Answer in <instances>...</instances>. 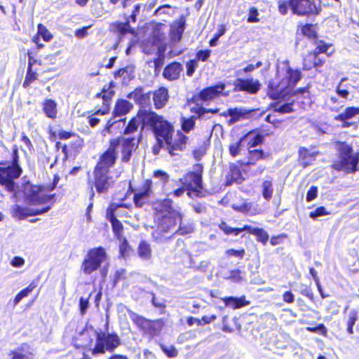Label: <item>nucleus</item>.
<instances>
[{
    "instance_id": "2f4dec72",
    "label": "nucleus",
    "mask_w": 359,
    "mask_h": 359,
    "mask_svg": "<svg viewBox=\"0 0 359 359\" xmlns=\"http://www.w3.org/2000/svg\"><path fill=\"white\" fill-rule=\"evenodd\" d=\"M172 201L170 198H166L161 201L159 203V207L156 208L158 212L157 216H161L162 214L170 215L171 211H175L172 208Z\"/></svg>"
},
{
    "instance_id": "473e14b6",
    "label": "nucleus",
    "mask_w": 359,
    "mask_h": 359,
    "mask_svg": "<svg viewBox=\"0 0 359 359\" xmlns=\"http://www.w3.org/2000/svg\"><path fill=\"white\" fill-rule=\"evenodd\" d=\"M138 255L143 260H149L151 257L150 245L145 241H142L138 246Z\"/></svg>"
},
{
    "instance_id": "e433bc0d",
    "label": "nucleus",
    "mask_w": 359,
    "mask_h": 359,
    "mask_svg": "<svg viewBox=\"0 0 359 359\" xmlns=\"http://www.w3.org/2000/svg\"><path fill=\"white\" fill-rule=\"evenodd\" d=\"M34 287L35 285L30 284L28 287L18 293L13 300V307H15L23 298L27 297L33 291Z\"/></svg>"
},
{
    "instance_id": "58836bf2",
    "label": "nucleus",
    "mask_w": 359,
    "mask_h": 359,
    "mask_svg": "<svg viewBox=\"0 0 359 359\" xmlns=\"http://www.w3.org/2000/svg\"><path fill=\"white\" fill-rule=\"evenodd\" d=\"M195 120L196 117L194 116L189 118L182 117L181 123L183 131L185 133L191 131L195 126Z\"/></svg>"
},
{
    "instance_id": "ea45409f",
    "label": "nucleus",
    "mask_w": 359,
    "mask_h": 359,
    "mask_svg": "<svg viewBox=\"0 0 359 359\" xmlns=\"http://www.w3.org/2000/svg\"><path fill=\"white\" fill-rule=\"evenodd\" d=\"M236 209L249 215H253L257 213L256 208L252 203L245 202L240 206H237Z\"/></svg>"
},
{
    "instance_id": "cd10ccee",
    "label": "nucleus",
    "mask_w": 359,
    "mask_h": 359,
    "mask_svg": "<svg viewBox=\"0 0 359 359\" xmlns=\"http://www.w3.org/2000/svg\"><path fill=\"white\" fill-rule=\"evenodd\" d=\"M133 108V104L126 100H119L117 101L114 110V116H122L130 111Z\"/></svg>"
},
{
    "instance_id": "9b49d317",
    "label": "nucleus",
    "mask_w": 359,
    "mask_h": 359,
    "mask_svg": "<svg viewBox=\"0 0 359 359\" xmlns=\"http://www.w3.org/2000/svg\"><path fill=\"white\" fill-rule=\"evenodd\" d=\"M119 142L118 140L111 141L109 149L100 156V161L95 168L100 170H107L114 165L116 160V148Z\"/></svg>"
},
{
    "instance_id": "412c9836",
    "label": "nucleus",
    "mask_w": 359,
    "mask_h": 359,
    "mask_svg": "<svg viewBox=\"0 0 359 359\" xmlns=\"http://www.w3.org/2000/svg\"><path fill=\"white\" fill-rule=\"evenodd\" d=\"M128 98L133 100L137 104L144 107L150 102V93L144 92L142 88H137L128 95Z\"/></svg>"
},
{
    "instance_id": "39448f33",
    "label": "nucleus",
    "mask_w": 359,
    "mask_h": 359,
    "mask_svg": "<svg viewBox=\"0 0 359 359\" xmlns=\"http://www.w3.org/2000/svg\"><path fill=\"white\" fill-rule=\"evenodd\" d=\"M182 216L177 211H171L170 215L157 216V229L152 233V238L158 243L167 242L175 231Z\"/></svg>"
},
{
    "instance_id": "7c9ffc66",
    "label": "nucleus",
    "mask_w": 359,
    "mask_h": 359,
    "mask_svg": "<svg viewBox=\"0 0 359 359\" xmlns=\"http://www.w3.org/2000/svg\"><path fill=\"white\" fill-rule=\"evenodd\" d=\"M43 110L46 116L51 119L57 116V103L52 99H46L43 103Z\"/></svg>"
},
{
    "instance_id": "e2e57ef3",
    "label": "nucleus",
    "mask_w": 359,
    "mask_h": 359,
    "mask_svg": "<svg viewBox=\"0 0 359 359\" xmlns=\"http://www.w3.org/2000/svg\"><path fill=\"white\" fill-rule=\"evenodd\" d=\"M104 114V111H101L100 110H98L94 115L90 116L88 118V123L91 127L96 126L100 123V119L95 117V115L96 114Z\"/></svg>"
},
{
    "instance_id": "4be33fe9",
    "label": "nucleus",
    "mask_w": 359,
    "mask_h": 359,
    "mask_svg": "<svg viewBox=\"0 0 359 359\" xmlns=\"http://www.w3.org/2000/svg\"><path fill=\"white\" fill-rule=\"evenodd\" d=\"M251 112V110L242 107L227 109V113L230 116V119L228 121L229 125L234 124L242 119L247 118Z\"/></svg>"
},
{
    "instance_id": "f3484780",
    "label": "nucleus",
    "mask_w": 359,
    "mask_h": 359,
    "mask_svg": "<svg viewBox=\"0 0 359 359\" xmlns=\"http://www.w3.org/2000/svg\"><path fill=\"white\" fill-rule=\"evenodd\" d=\"M224 88V83H218L215 86L208 87L202 90L199 93V97L203 101H209L218 97L222 94L224 96H227V93H223Z\"/></svg>"
},
{
    "instance_id": "c756f323",
    "label": "nucleus",
    "mask_w": 359,
    "mask_h": 359,
    "mask_svg": "<svg viewBox=\"0 0 359 359\" xmlns=\"http://www.w3.org/2000/svg\"><path fill=\"white\" fill-rule=\"evenodd\" d=\"M299 163L304 168L310 165L316 159V154L311 152L305 148H301L299 151Z\"/></svg>"
},
{
    "instance_id": "6e6552de",
    "label": "nucleus",
    "mask_w": 359,
    "mask_h": 359,
    "mask_svg": "<svg viewBox=\"0 0 359 359\" xmlns=\"http://www.w3.org/2000/svg\"><path fill=\"white\" fill-rule=\"evenodd\" d=\"M106 252L102 247L96 248L89 250L87 257L83 260L81 269L84 273L91 274L96 271L105 260Z\"/></svg>"
},
{
    "instance_id": "6ab92c4d",
    "label": "nucleus",
    "mask_w": 359,
    "mask_h": 359,
    "mask_svg": "<svg viewBox=\"0 0 359 359\" xmlns=\"http://www.w3.org/2000/svg\"><path fill=\"white\" fill-rule=\"evenodd\" d=\"M118 142L121 144V160L123 162L127 163L130 161L133 151L137 144L135 142V138H122L121 142L118 141Z\"/></svg>"
},
{
    "instance_id": "680f3d73",
    "label": "nucleus",
    "mask_w": 359,
    "mask_h": 359,
    "mask_svg": "<svg viewBox=\"0 0 359 359\" xmlns=\"http://www.w3.org/2000/svg\"><path fill=\"white\" fill-rule=\"evenodd\" d=\"M289 1H280L278 2V11L282 15H286L288 11Z\"/></svg>"
},
{
    "instance_id": "c85d7f7f",
    "label": "nucleus",
    "mask_w": 359,
    "mask_h": 359,
    "mask_svg": "<svg viewBox=\"0 0 359 359\" xmlns=\"http://www.w3.org/2000/svg\"><path fill=\"white\" fill-rule=\"evenodd\" d=\"M31 208L22 207L15 204L12 206L11 213L13 217L18 218L20 220L26 219L30 216Z\"/></svg>"
},
{
    "instance_id": "72a5a7b5",
    "label": "nucleus",
    "mask_w": 359,
    "mask_h": 359,
    "mask_svg": "<svg viewBox=\"0 0 359 359\" xmlns=\"http://www.w3.org/2000/svg\"><path fill=\"white\" fill-rule=\"evenodd\" d=\"M262 196L263 197L269 201L272 198L273 189L272 186V180L269 177L266 180H264L262 184Z\"/></svg>"
},
{
    "instance_id": "4468645a",
    "label": "nucleus",
    "mask_w": 359,
    "mask_h": 359,
    "mask_svg": "<svg viewBox=\"0 0 359 359\" xmlns=\"http://www.w3.org/2000/svg\"><path fill=\"white\" fill-rule=\"evenodd\" d=\"M151 185L152 182L147 180L144 182L142 187L135 193L133 201L136 207L141 208L149 202L152 194Z\"/></svg>"
},
{
    "instance_id": "9d476101",
    "label": "nucleus",
    "mask_w": 359,
    "mask_h": 359,
    "mask_svg": "<svg viewBox=\"0 0 359 359\" xmlns=\"http://www.w3.org/2000/svg\"><path fill=\"white\" fill-rule=\"evenodd\" d=\"M203 167L197 163L194 165L193 171L189 172L184 178L185 184L188 189L198 196L203 189L202 173Z\"/></svg>"
},
{
    "instance_id": "f704fd0d",
    "label": "nucleus",
    "mask_w": 359,
    "mask_h": 359,
    "mask_svg": "<svg viewBox=\"0 0 359 359\" xmlns=\"http://www.w3.org/2000/svg\"><path fill=\"white\" fill-rule=\"evenodd\" d=\"M358 311L355 309L351 310L347 316L346 325L347 332L348 334H352L353 333V325L358 320Z\"/></svg>"
},
{
    "instance_id": "3c124183",
    "label": "nucleus",
    "mask_w": 359,
    "mask_h": 359,
    "mask_svg": "<svg viewBox=\"0 0 359 359\" xmlns=\"http://www.w3.org/2000/svg\"><path fill=\"white\" fill-rule=\"evenodd\" d=\"M250 161L252 163L253 161H257L263 158L264 153L262 150L259 149H250Z\"/></svg>"
},
{
    "instance_id": "c9c22d12",
    "label": "nucleus",
    "mask_w": 359,
    "mask_h": 359,
    "mask_svg": "<svg viewBox=\"0 0 359 359\" xmlns=\"http://www.w3.org/2000/svg\"><path fill=\"white\" fill-rule=\"evenodd\" d=\"M219 229L226 234V235H234L238 236L239 233L245 231L244 226L241 228H233L229 226L226 222H222L219 225Z\"/></svg>"
},
{
    "instance_id": "5fc2aeb1",
    "label": "nucleus",
    "mask_w": 359,
    "mask_h": 359,
    "mask_svg": "<svg viewBox=\"0 0 359 359\" xmlns=\"http://www.w3.org/2000/svg\"><path fill=\"white\" fill-rule=\"evenodd\" d=\"M154 177L159 179L163 184L166 183L169 178L168 175L162 170L155 171L154 173Z\"/></svg>"
},
{
    "instance_id": "de8ad7c7",
    "label": "nucleus",
    "mask_w": 359,
    "mask_h": 359,
    "mask_svg": "<svg viewBox=\"0 0 359 359\" xmlns=\"http://www.w3.org/2000/svg\"><path fill=\"white\" fill-rule=\"evenodd\" d=\"M330 47V45L327 44L323 41H320L313 51V55L317 56L320 53H326Z\"/></svg>"
},
{
    "instance_id": "4c0bfd02",
    "label": "nucleus",
    "mask_w": 359,
    "mask_h": 359,
    "mask_svg": "<svg viewBox=\"0 0 359 359\" xmlns=\"http://www.w3.org/2000/svg\"><path fill=\"white\" fill-rule=\"evenodd\" d=\"M272 108L275 113L280 114L290 113L293 111L292 102H287L283 104H280V103L277 102L272 106Z\"/></svg>"
},
{
    "instance_id": "052dcab7",
    "label": "nucleus",
    "mask_w": 359,
    "mask_h": 359,
    "mask_svg": "<svg viewBox=\"0 0 359 359\" xmlns=\"http://www.w3.org/2000/svg\"><path fill=\"white\" fill-rule=\"evenodd\" d=\"M118 30L121 34H125L128 32H132L129 22L126 23H120L118 25Z\"/></svg>"
},
{
    "instance_id": "393cba45",
    "label": "nucleus",
    "mask_w": 359,
    "mask_h": 359,
    "mask_svg": "<svg viewBox=\"0 0 359 359\" xmlns=\"http://www.w3.org/2000/svg\"><path fill=\"white\" fill-rule=\"evenodd\" d=\"M245 231L256 236L257 241L266 245L269 241V234L262 228L253 227L250 225H244Z\"/></svg>"
},
{
    "instance_id": "423d86ee",
    "label": "nucleus",
    "mask_w": 359,
    "mask_h": 359,
    "mask_svg": "<svg viewBox=\"0 0 359 359\" xmlns=\"http://www.w3.org/2000/svg\"><path fill=\"white\" fill-rule=\"evenodd\" d=\"M336 149L339 153V161L334 163L333 168L346 173L355 172L359 162V153H353L352 147L342 142L336 143Z\"/></svg>"
},
{
    "instance_id": "f03ea898",
    "label": "nucleus",
    "mask_w": 359,
    "mask_h": 359,
    "mask_svg": "<svg viewBox=\"0 0 359 359\" xmlns=\"http://www.w3.org/2000/svg\"><path fill=\"white\" fill-rule=\"evenodd\" d=\"M140 115L144 116V123L152 127L160 147H166L171 154H174V151L182 150L185 147L187 137L178 133L177 139L173 141L174 128L163 116L146 109H142Z\"/></svg>"
},
{
    "instance_id": "4d7b16f0",
    "label": "nucleus",
    "mask_w": 359,
    "mask_h": 359,
    "mask_svg": "<svg viewBox=\"0 0 359 359\" xmlns=\"http://www.w3.org/2000/svg\"><path fill=\"white\" fill-rule=\"evenodd\" d=\"M51 206L48 205L41 209L31 208L30 216L40 215L48 212Z\"/></svg>"
},
{
    "instance_id": "b1692460",
    "label": "nucleus",
    "mask_w": 359,
    "mask_h": 359,
    "mask_svg": "<svg viewBox=\"0 0 359 359\" xmlns=\"http://www.w3.org/2000/svg\"><path fill=\"white\" fill-rule=\"evenodd\" d=\"M221 300L224 303L225 307H229L233 309H238L249 304V302L245 301V297H226L221 298Z\"/></svg>"
},
{
    "instance_id": "f257e3e1",
    "label": "nucleus",
    "mask_w": 359,
    "mask_h": 359,
    "mask_svg": "<svg viewBox=\"0 0 359 359\" xmlns=\"http://www.w3.org/2000/svg\"><path fill=\"white\" fill-rule=\"evenodd\" d=\"M140 115L144 116V123L152 127L160 147H166L171 154H174V151L182 150L185 147L187 137L178 133L177 139L173 141L174 128L163 116L146 109H142Z\"/></svg>"
},
{
    "instance_id": "864d4df0",
    "label": "nucleus",
    "mask_w": 359,
    "mask_h": 359,
    "mask_svg": "<svg viewBox=\"0 0 359 359\" xmlns=\"http://www.w3.org/2000/svg\"><path fill=\"white\" fill-rule=\"evenodd\" d=\"M211 53L210 50H201L196 53V58L198 60L205 62L209 58Z\"/></svg>"
},
{
    "instance_id": "49530a36",
    "label": "nucleus",
    "mask_w": 359,
    "mask_h": 359,
    "mask_svg": "<svg viewBox=\"0 0 359 359\" xmlns=\"http://www.w3.org/2000/svg\"><path fill=\"white\" fill-rule=\"evenodd\" d=\"M178 223L180 224V225L178 227L177 226L175 233L184 236L187 234H189L193 231L194 228L192 227L191 225H184L182 223V220Z\"/></svg>"
},
{
    "instance_id": "a19ab883",
    "label": "nucleus",
    "mask_w": 359,
    "mask_h": 359,
    "mask_svg": "<svg viewBox=\"0 0 359 359\" xmlns=\"http://www.w3.org/2000/svg\"><path fill=\"white\" fill-rule=\"evenodd\" d=\"M131 319L142 329H147L150 326V321L137 316L135 313H132L130 316Z\"/></svg>"
},
{
    "instance_id": "bf43d9fd",
    "label": "nucleus",
    "mask_w": 359,
    "mask_h": 359,
    "mask_svg": "<svg viewBox=\"0 0 359 359\" xmlns=\"http://www.w3.org/2000/svg\"><path fill=\"white\" fill-rule=\"evenodd\" d=\"M318 189L316 187L312 186L308 191L306 194V200L310 202L317 197Z\"/></svg>"
},
{
    "instance_id": "aec40b11",
    "label": "nucleus",
    "mask_w": 359,
    "mask_h": 359,
    "mask_svg": "<svg viewBox=\"0 0 359 359\" xmlns=\"http://www.w3.org/2000/svg\"><path fill=\"white\" fill-rule=\"evenodd\" d=\"M183 71V65L177 62H173L168 65L163 72V77L168 81H175L180 78Z\"/></svg>"
},
{
    "instance_id": "a18cd8bd",
    "label": "nucleus",
    "mask_w": 359,
    "mask_h": 359,
    "mask_svg": "<svg viewBox=\"0 0 359 359\" xmlns=\"http://www.w3.org/2000/svg\"><path fill=\"white\" fill-rule=\"evenodd\" d=\"M160 346L163 352L168 358H175L177 356L178 351L174 346H167L164 344H160Z\"/></svg>"
},
{
    "instance_id": "1a4fd4ad",
    "label": "nucleus",
    "mask_w": 359,
    "mask_h": 359,
    "mask_svg": "<svg viewBox=\"0 0 359 359\" xmlns=\"http://www.w3.org/2000/svg\"><path fill=\"white\" fill-rule=\"evenodd\" d=\"M289 6L293 14L304 16L320 13V8L310 0H289Z\"/></svg>"
},
{
    "instance_id": "0e129e2a",
    "label": "nucleus",
    "mask_w": 359,
    "mask_h": 359,
    "mask_svg": "<svg viewBox=\"0 0 359 359\" xmlns=\"http://www.w3.org/2000/svg\"><path fill=\"white\" fill-rule=\"evenodd\" d=\"M307 330L311 332H320L321 334H325L327 332L325 326L323 324H320L315 327H307Z\"/></svg>"
},
{
    "instance_id": "0eeeda50",
    "label": "nucleus",
    "mask_w": 359,
    "mask_h": 359,
    "mask_svg": "<svg viewBox=\"0 0 359 359\" xmlns=\"http://www.w3.org/2000/svg\"><path fill=\"white\" fill-rule=\"evenodd\" d=\"M121 345V339L116 333L97 332L95 345L92 354L97 356L105 352L112 353Z\"/></svg>"
},
{
    "instance_id": "2eb2a0df",
    "label": "nucleus",
    "mask_w": 359,
    "mask_h": 359,
    "mask_svg": "<svg viewBox=\"0 0 359 359\" xmlns=\"http://www.w3.org/2000/svg\"><path fill=\"white\" fill-rule=\"evenodd\" d=\"M235 90L246 91L251 94L258 92L260 88V83L253 79H237L234 82Z\"/></svg>"
},
{
    "instance_id": "69168bd1",
    "label": "nucleus",
    "mask_w": 359,
    "mask_h": 359,
    "mask_svg": "<svg viewBox=\"0 0 359 359\" xmlns=\"http://www.w3.org/2000/svg\"><path fill=\"white\" fill-rule=\"evenodd\" d=\"M128 244L126 238H123V240L121 241L120 246H119V250L121 256L124 257L126 255L128 252Z\"/></svg>"
},
{
    "instance_id": "6e6d98bb",
    "label": "nucleus",
    "mask_w": 359,
    "mask_h": 359,
    "mask_svg": "<svg viewBox=\"0 0 359 359\" xmlns=\"http://www.w3.org/2000/svg\"><path fill=\"white\" fill-rule=\"evenodd\" d=\"M226 253L229 256L236 257L241 259L243 257V256L245 255V250L243 249H242V250L229 249V250H226Z\"/></svg>"
},
{
    "instance_id": "37998d69",
    "label": "nucleus",
    "mask_w": 359,
    "mask_h": 359,
    "mask_svg": "<svg viewBox=\"0 0 359 359\" xmlns=\"http://www.w3.org/2000/svg\"><path fill=\"white\" fill-rule=\"evenodd\" d=\"M224 278L229 279L233 283H241L243 280V277L241 276V271L238 269L230 271Z\"/></svg>"
},
{
    "instance_id": "ddd939ff",
    "label": "nucleus",
    "mask_w": 359,
    "mask_h": 359,
    "mask_svg": "<svg viewBox=\"0 0 359 359\" xmlns=\"http://www.w3.org/2000/svg\"><path fill=\"white\" fill-rule=\"evenodd\" d=\"M125 206L126 205L122 203H111L107 210V219L111 222L113 231L116 238L118 239H121V236L123 230V225L121 222L116 219V214L118 208Z\"/></svg>"
},
{
    "instance_id": "a211bd4d",
    "label": "nucleus",
    "mask_w": 359,
    "mask_h": 359,
    "mask_svg": "<svg viewBox=\"0 0 359 359\" xmlns=\"http://www.w3.org/2000/svg\"><path fill=\"white\" fill-rule=\"evenodd\" d=\"M185 24L186 18L184 15H182L179 20L172 24L170 33L172 41L177 43L181 40L185 29Z\"/></svg>"
},
{
    "instance_id": "8fccbe9b",
    "label": "nucleus",
    "mask_w": 359,
    "mask_h": 359,
    "mask_svg": "<svg viewBox=\"0 0 359 359\" xmlns=\"http://www.w3.org/2000/svg\"><path fill=\"white\" fill-rule=\"evenodd\" d=\"M197 66H198V62H197L196 60H189L186 65L187 76H191L194 74Z\"/></svg>"
},
{
    "instance_id": "bb28decb",
    "label": "nucleus",
    "mask_w": 359,
    "mask_h": 359,
    "mask_svg": "<svg viewBox=\"0 0 359 359\" xmlns=\"http://www.w3.org/2000/svg\"><path fill=\"white\" fill-rule=\"evenodd\" d=\"M359 114V107H347L344 112L339 114L335 117V119L337 121H343L344 127H348L351 126L349 123L346 121V120L350 119L355 116V115Z\"/></svg>"
},
{
    "instance_id": "338daca9",
    "label": "nucleus",
    "mask_w": 359,
    "mask_h": 359,
    "mask_svg": "<svg viewBox=\"0 0 359 359\" xmlns=\"http://www.w3.org/2000/svg\"><path fill=\"white\" fill-rule=\"evenodd\" d=\"M300 292L304 296L309 297L310 299L313 297V293L311 289L306 285H301Z\"/></svg>"
},
{
    "instance_id": "a878e982",
    "label": "nucleus",
    "mask_w": 359,
    "mask_h": 359,
    "mask_svg": "<svg viewBox=\"0 0 359 359\" xmlns=\"http://www.w3.org/2000/svg\"><path fill=\"white\" fill-rule=\"evenodd\" d=\"M141 110L138 111L137 116L133 117L128 122L123 132L125 135H130L137 131L141 123L143 125L142 127L145 125L144 123V116L140 115Z\"/></svg>"
},
{
    "instance_id": "20e7f679",
    "label": "nucleus",
    "mask_w": 359,
    "mask_h": 359,
    "mask_svg": "<svg viewBox=\"0 0 359 359\" xmlns=\"http://www.w3.org/2000/svg\"><path fill=\"white\" fill-rule=\"evenodd\" d=\"M6 162H0V184L11 193L16 191L18 186L15 180L19 178L22 169L19 164L18 151L16 146L13 149L12 161L11 164L6 165Z\"/></svg>"
},
{
    "instance_id": "774afa93",
    "label": "nucleus",
    "mask_w": 359,
    "mask_h": 359,
    "mask_svg": "<svg viewBox=\"0 0 359 359\" xmlns=\"http://www.w3.org/2000/svg\"><path fill=\"white\" fill-rule=\"evenodd\" d=\"M9 356L11 357V359H25V355L20 353L18 351H11L9 353Z\"/></svg>"
},
{
    "instance_id": "dca6fc26",
    "label": "nucleus",
    "mask_w": 359,
    "mask_h": 359,
    "mask_svg": "<svg viewBox=\"0 0 359 359\" xmlns=\"http://www.w3.org/2000/svg\"><path fill=\"white\" fill-rule=\"evenodd\" d=\"M109 171L107 170H100L95 168L94 171L95 175V187L98 193H104L107 191L109 187V177H108Z\"/></svg>"
},
{
    "instance_id": "f8f14e48",
    "label": "nucleus",
    "mask_w": 359,
    "mask_h": 359,
    "mask_svg": "<svg viewBox=\"0 0 359 359\" xmlns=\"http://www.w3.org/2000/svg\"><path fill=\"white\" fill-rule=\"evenodd\" d=\"M25 197L32 205L44 204L51 201L54 195H46L43 193L41 187L37 186H30L26 189Z\"/></svg>"
},
{
    "instance_id": "7ed1b4c3",
    "label": "nucleus",
    "mask_w": 359,
    "mask_h": 359,
    "mask_svg": "<svg viewBox=\"0 0 359 359\" xmlns=\"http://www.w3.org/2000/svg\"><path fill=\"white\" fill-rule=\"evenodd\" d=\"M301 79L302 73L299 70L292 69L287 60L283 62L277 67L276 77L269 83V97L272 100L286 97Z\"/></svg>"
},
{
    "instance_id": "13d9d810",
    "label": "nucleus",
    "mask_w": 359,
    "mask_h": 359,
    "mask_svg": "<svg viewBox=\"0 0 359 359\" xmlns=\"http://www.w3.org/2000/svg\"><path fill=\"white\" fill-rule=\"evenodd\" d=\"M25 264V259L18 256L14 257L11 261V265L15 268H20Z\"/></svg>"
},
{
    "instance_id": "09e8293b",
    "label": "nucleus",
    "mask_w": 359,
    "mask_h": 359,
    "mask_svg": "<svg viewBox=\"0 0 359 359\" xmlns=\"http://www.w3.org/2000/svg\"><path fill=\"white\" fill-rule=\"evenodd\" d=\"M259 13L258 10L255 7H251L249 10V15L248 18V22H258L259 19L258 18Z\"/></svg>"
},
{
    "instance_id": "603ef678",
    "label": "nucleus",
    "mask_w": 359,
    "mask_h": 359,
    "mask_svg": "<svg viewBox=\"0 0 359 359\" xmlns=\"http://www.w3.org/2000/svg\"><path fill=\"white\" fill-rule=\"evenodd\" d=\"M327 214L328 212L326 211V209L324 207H319L314 211L311 212L309 216L313 219H316L318 217L326 215Z\"/></svg>"
},
{
    "instance_id": "c03bdc74",
    "label": "nucleus",
    "mask_w": 359,
    "mask_h": 359,
    "mask_svg": "<svg viewBox=\"0 0 359 359\" xmlns=\"http://www.w3.org/2000/svg\"><path fill=\"white\" fill-rule=\"evenodd\" d=\"M37 28L38 34L41 36L45 41H50L52 39V34L44 25L42 24H39Z\"/></svg>"
},
{
    "instance_id": "79ce46f5",
    "label": "nucleus",
    "mask_w": 359,
    "mask_h": 359,
    "mask_svg": "<svg viewBox=\"0 0 359 359\" xmlns=\"http://www.w3.org/2000/svg\"><path fill=\"white\" fill-rule=\"evenodd\" d=\"M302 34L309 39H314L316 37V26L312 24H306L302 28Z\"/></svg>"
},
{
    "instance_id": "5701e85b",
    "label": "nucleus",
    "mask_w": 359,
    "mask_h": 359,
    "mask_svg": "<svg viewBox=\"0 0 359 359\" xmlns=\"http://www.w3.org/2000/svg\"><path fill=\"white\" fill-rule=\"evenodd\" d=\"M169 98L168 90L164 87H161L154 93L153 100L156 109L163 108Z\"/></svg>"
}]
</instances>
